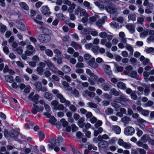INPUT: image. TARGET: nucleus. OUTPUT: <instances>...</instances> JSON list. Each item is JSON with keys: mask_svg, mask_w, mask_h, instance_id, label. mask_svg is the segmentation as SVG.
I'll return each instance as SVG.
<instances>
[{"mask_svg": "<svg viewBox=\"0 0 154 154\" xmlns=\"http://www.w3.org/2000/svg\"><path fill=\"white\" fill-rule=\"evenodd\" d=\"M62 70L65 73H68L71 71L70 67L67 65H65L62 68Z\"/></svg>", "mask_w": 154, "mask_h": 154, "instance_id": "obj_36", "label": "nucleus"}, {"mask_svg": "<svg viewBox=\"0 0 154 154\" xmlns=\"http://www.w3.org/2000/svg\"><path fill=\"white\" fill-rule=\"evenodd\" d=\"M149 85L147 86L146 88L144 90V92L145 95L147 96L149 95L150 92V90L149 89Z\"/></svg>", "mask_w": 154, "mask_h": 154, "instance_id": "obj_57", "label": "nucleus"}, {"mask_svg": "<svg viewBox=\"0 0 154 154\" xmlns=\"http://www.w3.org/2000/svg\"><path fill=\"white\" fill-rule=\"evenodd\" d=\"M10 133V136L13 138L17 139L20 137L19 133L15 130H11Z\"/></svg>", "mask_w": 154, "mask_h": 154, "instance_id": "obj_16", "label": "nucleus"}, {"mask_svg": "<svg viewBox=\"0 0 154 154\" xmlns=\"http://www.w3.org/2000/svg\"><path fill=\"white\" fill-rule=\"evenodd\" d=\"M119 101L122 104L125 106L127 105V102L129 101V100L125 95H121L119 97Z\"/></svg>", "mask_w": 154, "mask_h": 154, "instance_id": "obj_14", "label": "nucleus"}, {"mask_svg": "<svg viewBox=\"0 0 154 154\" xmlns=\"http://www.w3.org/2000/svg\"><path fill=\"white\" fill-rule=\"evenodd\" d=\"M39 96L37 94L34 95V93L32 92L29 94V99L33 101L35 103L37 104L38 103V100L39 99Z\"/></svg>", "mask_w": 154, "mask_h": 154, "instance_id": "obj_8", "label": "nucleus"}, {"mask_svg": "<svg viewBox=\"0 0 154 154\" xmlns=\"http://www.w3.org/2000/svg\"><path fill=\"white\" fill-rule=\"evenodd\" d=\"M149 137L148 135L145 134L142 136L140 139V140L143 142L146 143L149 140Z\"/></svg>", "mask_w": 154, "mask_h": 154, "instance_id": "obj_31", "label": "nucleus"}, {"mask_svg": "<svg viewBox=\"0 0 154 154\" xmlns=\"http://www.w3.org/2000/svg\"><path fill=\"white\" fill-rule=\"evenodd\" d=\"M112 131L115 132L117 134H119L121 132V128L117 125H113L112 127Z\"/></svg>", "mask_w": 154, "mask_h": 154, "instance_id": "obj_18", "label": "nucleus"}, {"mask_svg": "<svg viewBox=\"0 0 154 154\" xmlns=\"http://www.w3.org/2000/svg\"><path fill=\"white\" fill-rule=\"evenodd\" d=\"M14 51L16 52L19 54H21L23 53V50L22 47L19 46Z\"/></svg>", "mask_w": 154, "mask_h": 154, "instance_id": "obj_41", "label": "nucleus"}, {"mask_svg": "<svg viewBox=\"0 0 154 154\" xmlns=\"http://www.w3.org/2000/svg\"><path fill=\"white\" fill-rule=\"evenodd\" d=\"M135 25L132 23H128L125 25L126 28L130 33H134L135 31Z\"/></svg>", "mask_w": 154, "mask_h": 154, "instance_id": "obj_13", "label": "nucleus"}, {"mask_svg": "<svg viewBox=\"0 0 154 154\" xmlns=\"http://www.w3.org/2000/svg\"><path fill=\"white\" fill-rule=\"evenodd\" d=\"M118 143L119 145L122 146L126 149H130L132 146V145L130 143L128 142H124L123 140L121 139H119L118 140Z\"/></svg>", "mask_w": 154, "mask_h": 154, "instance_id": "obj_4", "label": "nucleus"}, {"mask_svg": "<svg viewBox=\"0 0 154 154\" xmlns=\"http://www.w3.org/2000/svg\"><path fill=\"white\" fill-rule=\"evenodd\" d=\"M5 79L6 81L10 83L12 82L13 81V78L11 76L8 75L5 77Z\"/></svg>", "mask_w": 154, "mask_h": 154, "instance_id": "obj_37", "label": "nucleus"}, {"mask_svg": "<svg viewBox=\"0 0 154 154\" xmlns=\"http://www.w3.org/2000/svg\"><path fill=\"white\" fill-rule=\"evenodd\" d=\"M62 84L64 87V88L66 90H69L71 88V87L69 85V84L65 81L63 82Z\"/></svg>", "mask_w": 154, "mask_h": 154, "instance_id": "obj_47", "label": "nucleus"}, {"mask_svg": "<svg viewBox=\"0 0 154 154\" xmlns=\"http://www.w3.org/2000/svg\"><path fill=\"white\" fill-rule=\"evenodd\" d=\"M17 27L21 31H24L25 30V27L23 24L21 23H19Z\"/></svg>", "mask_w": 154, "mask_h": 154, "instance_id": "obj_35", "label": "nucleus"}, {"mask_svg": "<svg viewBox=\"0 0 154 154\" xmlns=\"http://www.w3.org/2000/svg\"><path fill=\"white\" fill-rule=\"evenodd\" d=\"M30 113V112H29L28 111L25 110L23 112V113L21 115V116L23 118H24L26 119L27 118L28 115Z\"/></svg>", "mask_w": 154, "mask_h": 154, "instance_id": "obj_56", "label": "nucleus"}, {"mask_svg": "<svg viewBox=\"0 0 154 154\" xmlns=\"http://www.w3.org/2000/svg\"><path fill=\"white\" fill-rule=\"evenodd\" d=\"M26 49L27 50L32 51L33 52H35V50L34 47L31 45H28L26 47Z\"/></svg>", "mask_w": 154, "mask_h": 154, "instance_id": "obj_60", "label": "nucleus"}, {"mask_svg": "<svg viewBox=\"0 0 154 154\" xmlns=\"http://www.w3.org/2000/svg\"><path fill=\"white\" fill-rule=\"evenodd\" d=\"M75 5L73 3L71 5L69 6V8L68 10V11L70 13H72L73 9H74L75 7Z\"/></svg>", "mask_w": 154, "mask_h": 154, "instance_id": "obj_40", "label": "nucleus"}, {"mask_svg": "<svg viewBox=\"0 0 154 154\" xmlns=\"http://www.w3.org/2000/svg\"><path fill=\"white\" fill-rule=\"evenodd\" d=\"M103 70L107 74L111 75L112 74V72L111 70L110 66L107 64H104L102 66Z\"/></svg>", "mask_w": 154, "mask_h": 154, "instance_id": "obj_15", "label": "nucleus"}, {"mask_svg": "<svg viewBox=\"0 0 154 154\" xmlns=\"http://www.w3.org/2000/svg\"><path fill=\"white\" fill-rule=\"evenodd\" d=\"M65 109H66V107L61 104H59L57 107L55 108V110L63 111Z\"/></svg>", "mask_w": 154, "mask_h": 154, "instance_id": "obj_30", "label": "nucleus"}, {"mask_svg": "<svg viewBox=\"0 0 154 154\" xmlns=\"http://www.w3.org/2000/svg\"><path fill=\"white\" fill-rule=\"evenodd\" d=\"M128 75L130 76L131 77L138 79V76L137 75V72L135 71H132L131 73H130Z\"/></svg>", "mask_w": 154, "mask_h": 154, "instance_id": "obj_26", "label": "nucleus"}, {"mask_svg": "<svg viewBox=\"0 0 154 154\" xmlns=\"http://www.w3.org/2000/svg\"><path fill=\"white\" fill-rule=\"evenodd\" d=\"M36 70L39 75H42L43 74L44 70L42 68L38 66L36 69Z\"/></svg>", "mask_w": 154, "mask_h": 154, "instance_id": "obj_44", "label": "nucleus"}, {"mask_svg": "<svg viewBox=\"0 0 154 154\" xmlns=\"http://www.w3.org/2000/svg\"><path fill=\"white\" fill-rule=\"evenodd\" d=\"M69 106V109L72 112H75L76 111L77 109L76 107L73 105H71L70 104L69 106Z\"/></svg>", "mask_w": 154, "mask_h": 154, "instance_id": "obj_63", "label": "nucleus"}, {"mask_svg": "<svg viewBox=\"0 0 154 154\" xmlns=\"http://www.w3.org/2000/svg\"><path fill=\"white\" fill-rule=\"evenodd\" d=\"M126 49L128 51L130 52V54L132 56L134 52V48L130 45L127 44L125 46Z\"/></svg>", "mask_w": 154, "mask_h": 154, "instance_id": "obj_17", "label": "nucleus"}, {"mask_svg": "<svg viewBox=\"0 0 154 154\" xmlns=\"http://www.w3.org/2000/svg\"><path fill=\"white\" fill-rule=\"evenodd\" d=\"M34 85L36 89V90L38 91H39L40 90L42 86L41 83L38 81L34 83Z\"/></svg>", "mask_w": 154, "mask_h": 154, "instance_id": "obj_28", "label": "nucleus"}, {"mask_svg": "<svg viewBox=\"0 0 154 154\" xmlns=\"http://www.w3.org/2000/svg\"><path fill=\"white\" fill-rule=\"evenodd\" d=\"M63 139L61 137L59 136L57 139L50 138L49 140V143L48 147L50 149H54L55 152H58L60 150L59 146L60 145V142H62Z\"/></svg>", "mask_w": 154, "mask_h": 154, "instance_id": "obj_1", "label": "nucleus"}, {"mask_svg": "<svg viewBox=\"0 0 154 154\" xmlns=\"http://www.w3.org/2000/svg\"><path fill=\"white\" fill-rule=\"evenodd\" d=\"M50 36L47 34H42L39 36V39L40 41L43 43H47L50 39Z\"/></svg>", "mask_w": 154, "mask_h": 154, "instance_id": "obj_6", "label": "nucleus"}, {"mask_svg": "<svg viewBox=\"0 0 154 154\" xmlns=\"http://www.w3.org/2000/svg\"><path fill=\"white\" fill-rule=\"evenodd\" d=\"M45 53L47 56L50 57H52L53 55L52 51L49 49H46L45 51Z\"/></svg>", "mask_w": 154, "mask_h": 154, "instance_id": "obj_48", "label": "nucleus"}, {"mask_svg": "<svg viewBox=\"0 0 154 154\" xmlns=\"http://www.w3.org/2000/svg\"><path fill=\"white\" fill-rule=\"evenodd\" d=\"M149 74H150V72H144L143 73L144 79L145 80V81L146 82H148L149 81V79L148 77Z\"/></svg>", "mask_w": 154, "mask_h": 154, "instance_id": "obj_51", "label": "nucleus"}, {"mask_svg": "<svg viewBox=\"0 0 154 154\" xmlns=\"http://www.w3.org/2000/svg\"><path fill=\"white\" fill-rule=\"evenodd\" d=\"M41 12L44 15L48 16L51 14L49 9L47 6H43L41 8Z\"/></svg>", "mask_w": 154, "mask_h": 154, "instance_id": "obj_12", "label": "nucleus"}, {"mask_svg": "<svg viewBox=\"0 0 154 154\" xmlns=\"http://www.w3.org/2000/svg\"><path fill=\"white\" fill-rule=\"evenodd\" d=\"M85 120V119L84 118H81L79 119L77 123L78 125L80 128H83L84 127L85 124L84 123Z\"/></svg>", "mask_w": 154, "mask_h": 154, "instance_id": "obj_21", "label": "nucleus"}, {"mask_svg": "<svg viewBox=\"0 0 154 154\" xmlns=\"http://www.w3.org/2000/svg\"><path fill=\"white\" fill-rule=\"evenodd\" d=\"M110 92L111 94H112L116 96H118L119 95V92L115 88L111 89Z\"/></svg>", "mask_w": 154, "mask_h": 154, "instance_id": "obj_49", "label": "nucleus"}, {"mask_svg": "<svg viewBox=\"0 0 154 154\" xmlns=\"http://www.w3.org/2000/svg\"><path fill=\"white\" fill-rule=\"evenodd\" d=\"M102 89L105 91H108L111 88L110 85L107 83H104L101 85Z\"/></svg>", "mask_w": 154, "mask_h": 154, "instance_id": "obj_25", "label": "nucleus"}, {"mask_svg": "<svg viewBox=\"0 0 154 154\" xmlns=\"http://www.w3.org/2000/svg\"><path fill=\"white\" fill-rule=\"evenodd\" d=\"M133 69V67L131 66H129L125 67V70L124 71L125 74L128 75L130 73V71Z\"/></svg>", "mask_w": 154, "mask_h": 154, "instance_id": "obj_22", "label": "nucleus"}, {"mask_svg": "<svg viewBox=\"0 0 154 154\" xmlns=\"http://www.w3.org/2000/svg\"><path fill=\"white\" fill-rule=\"evenodd\" d=\"M60 122L63 127L67 126L68 125V122L65 119H61L60 120Z\"/></svg>", "mask_w": 154, "mask_h": 154, "instance_id": "obj_46", "label": "nucleus"}, {"mask_svg": "<svg viewBox=\"0 0 154 154\" xmlns=\"http://www.w3.org/2000/svg\"><path fill=\"white\" fill-rule=\"evenodd\" d=\"M109 139L108 136L106 134H104L102 136H99L98 139L99 140H102L103 139L107 140Z\"/></svg>", "mask_w": 154, "mask_h": 154, "instance_id": "obj_45", "label": "nucleus"}, {"mask_svg": "<svg viewBox=\"0 0 154 154\" xmlns=\"http://www.w3.org/2000/svg\"><path fill=\"white\" fill-rule=\"evenodd\" d=\"M20 5L23 9L28 10L29 9V7L24 2H21L20 3Z\"/></svg>", "mask_w": 154, "mask_h": 154, "instance_id": "obj_39", "label": "nucleus"}, {"mask_svg": "<svg viewBox=\"0 0 154 154\" xmlns=\"http://www.w3.org/2000/svg\"><path fill=\"white\" fill-rule=\"evenodd\" d=\"M107 19V17L105 16L102 18L97 21L96 22V24L98 27H101L102 26V25L105 23V21H106Z\"/></svg>", "mask_w": 154, "mask_h": 154, "instance_id": "obj_11", "label": "nucleus"}, {"mask_svg": "<svg viewBox=\"0 0 154 154\" xmlns=\"http://www.w3.org/2000/svg\"><path fill=\"white\" fill-rule=\"evenodd\" d=\"M137 89L138 91L137 92V94L139 95H141L143 94V91L144 89L142 87H138Z\"/></svg>", "mask_w": 154, "mask_h": 154, "instance_id": "obj_55", "label": "nucleus"}, {"mask_svg": "<svg viewBox=\"0 0 154 154\" xmlns=\"http://www.w3.org/2000/svg\"><path fill=\"white\" fill-rule=\"evenodd\" d=\"M95 59L92 57L87 62V64L91 67L94 69H96L98 67V64L95 63Z\"/></svg>", "mask_w": 154, "mask_h": 154, "instance_id": "obj_10", "label": "nucleus"}, {"mask_svg": "<svg viewBox=\"0 0 154 154\" xmlns=\"http://www.w3.org/2000/svg\"><path fill=\"white\" fill-rule=\"evenodd\" d=\"M71 45L76 50H77L79 48L80 49L82 48V47L80 45L74 42H71Z\"/></svg>", "mask_w": 154, "mask_h": 154, "instance_id": "obj_20", "label": "nucleus"}, {"mask_svg": "<svg viewBox=\"0 0 154 154\" xmlns=\"http://www.w3.org/2000/svg\"><path fill=\"white\" fill-rule=\"evenodd\" d=\"M148 35L147 29L144 31L140 34V36L141 38H144L147 36Z\"/></svg>", "mask_w": 154, "mask_h": 154, "instance_id": "obj_43", "label": "nucleus"}, {"mask_svg": "<svg viewBox=\"0 0 154 154\" xmlns=\"http://www.w3.org/2000/svg\"><path fill=\"white\" fill-rule=\"evenodd\" d=\"M44 109L43 107H39L35 104H33V107L31 110V112L32 113L35 114L38 112H42Z\"/></svg>", "mask_w": 154, "mask_h": 154, "instance_id": "obj_9", "label": "nucleus"}, {"mask_svg": "<svg viewBox=\"0 0 154 154\" xmlns=\"http://www.w3.org/2000/svg\"><path fill=\"white\" fill-rule=\"evenodd\" d=\"M136 131H137V135L139 137H140L143 134V131L140 130L138 127L136 128Z\"/></svg>", "mask_w": 154, "mask_h": 154, "instance_id": "obj_50", "label": "nucleus"}, {"mask_svg": "<svg viewBox=\"0 0 154 154\" xmlns=\"http://www.w3.org/2000/svg\"><path fill=\"white\" fill-rule=\"evenodd\" d=\"M84 57L85 60L87 61L88 60H89L92 57L88 53H86L84 55Z\"/></svg>", "mask_w": 154, "mask_h": 154, "instance_id": "obj_58", "label": "nucleus"}, {"mask_svg": "<svg viewBox=\"0 0 154 154\" xmlns=\"http://www.w3.org/2000/svg\"><path fill=\"white\" fill-rule=\"evenodd\" d=\"M99 47L97 46H94L91 48V50L94 53H97Z\"/></svg>", "mask_w": 154, "mask_h": 154, "instance_id": "obj_62", "label": "nucleus"}, {"mask_svg": "<svg viewBox=\"0 0 154 154\" xmlns=\"http://www.w3.org/2000/svg\"><path fill=\"white\" fill-rule=\"evenodd\" d=\"M6 26L1 23L0 26V31L2 32H4L6 31Z\"/></svg>", "mask_w": 154, "mask_h": 154, "instance_id": "obj_61", "label": "nucleus"}, {"mask_svg": "<svg viewBox=\"0 0 154 154\" xmlns=\"http://www.w3.org/2000/svg\"><path fill=\"white\" fill-rule=\"evenodd\" d=\"M51 105L53 107V109L55 110V108H57L59 104V102L58 101L55 100H53L51 103Z\"/></svg>", "mask_w": 154, "mask_h": 154, "instance_id": "obj_42", "label": "nucleus"}, {"mask_svg": "<svg viewBox=\"0 0 154 154\" xmlns=\"http://www.w3.org/2000/svg\"><path fill=\"white\" fill-rule=\"evenodd\" d=\"M79 13L80 16H84L86 17H89V15L86 12V10L79 7L75 9V14L76 15H78Z\"/></svg>", "mask_w": 154, "mask_h": 154, "instance_id": "obj_2", "label": "nucleus"}, {"mask_svg": "<svg viewBox=\"0 0 154 154\" xmlns=\"http://www.w3.org/2000/svg\"><path fill=\"white\" fill-rule=\"evenodd\" d=\"M105 112L107 115H110L113 113L114 110L111 108H108L105 110Z\"/></svg>", "mask_w": 154, "mask_h": 154, "instance_id": "obj_52", "label": "nucleus"}, {"mask_svg": "<svg viewBox=\"0 0 154 154\" xmlns=\"http://www.w3.org/2000/svg\"><path fill=\"white\" fill-rule=\"evenodd\" d=\"M136 15L134 13L129 14L128 15V19L129 20L135 21L136 20Z\"/></svg>", "mask_w": 154, "mask_h": 154, "instance_id": "obj_32", "label": "nucleus"}, {"mask_svg": "<svg viewBox=\"0 0 154 154\" xmlns=\"http://www.w3.org/2000/svg\"><path fill=\"white\" fill-rule=\"evenodd\" d=\"M87 104L88 106L91 108H96L98 106L96 104L91 102H88Z\"/></svg>", "mask_w": 154, "mask_h": 154, "instance_id": "obj_34", "label": "nucleus"}, {"mask_svg": "<svg viewBox=\"0 0 154 154\" xmlns=\"http://www.w3.org/2000/svg\"><path fill=\"white\" fill-rule=\"evenodd\" d=\"M117 86L119 88L123 90H125L127 89L125 84L122 82H119L117 84Z\"/></svg>", "mask_w": 154, "mask_h": 154, "instance_id": "obj_23", "label": "nucleus"}, {"mask_svg": "<svg viewBox=\"0 0 154 154\" xmlns=\"http://www.w3.org/2000/svg\"><path fill=\"white\" fill-rule=\"evenodd\" d=\"M135 133L134 129L131 126L126 127L124 130L125 134L127 136H131L133 135Z\"/></svg>", "mask_w": 154, "mask_h": 154, "instance_id": "obj_5", "label": "nucleus"}, {"mask_svg": "<svg viewBox=\"0 0 154 154\" xmlns=\"http://www.w3.org/2000/svg\"><path fill=\"white\" fill-rule=\"evenodd\" d=\"M99 18L100 17L98 15H95L94 16L91 17L89 18V22L90 23L94 22Z\"/></svg>", "mask_w": 154, "mask_h": 154, "instance_id": "obj_29", "label": "nucleus"}, {"mask_svg": "<svg viewBox=\"0 0 154 154\" xmlns=\"http://www.w3.org/2000/svg\"><path fill=\"white\" fill-rule=\"evenodd\" d=\"M131 120V119L128 116H124L122 118L121 120V121L125 124H128Z\"/></svg>", "mask_w": 154, "mask_h": 154, "instance_id": "obj_19", "label": "nucleus"}, {"mask_svg": "<svg viewBox=\"0 0 154 154\" xmlns=\"http://www.w3.org/2000/svg\"><path fill=\"white\" fill-rule=\"evenodd\" d=\"M100 141L99 143V146L101 147H103L104 146L107 145L108 144V143L107 141L104 140H100Z\"/></svg>", "mask_w": 154, "mask_h": 154, "instance_id": "obj_53", "label": "nucleus"}, {"mask_svg": "<svg viewBox=\"0 0 154 154\" xmlns=\"http://www.w3.org/2000/svg\"><path fill=\"white\" fill-rule=\"evenodd\" d=\"M57 120L54 116H51L49 119V122L52 125H55L57 124Z\"/></svg>", "mask_w": 154, "mask_h": 154, "instance_id": "obj_38", "label": "nucleus"}, {"mask_svg": "<svg viewBox=\"0 0 154 154\" xmlns=\"http://www.w3.org/2000/svg\"><path fill=\"white\" fill-rule=\"evenodd\" d=\"M86 72L88 75L91 77H94L95 79H97V76L95 75L90 69H86Z\"/></svg>", "mask_w": 154, "mask_h": 154, "instance_id": "obj_24", "label": "nucleus"}, {"mask_svg": "<svg viewBox=\"0 0 154 154\" xmlns=\"http://www.w3.org/2000/svg\"><path fill=\"white\" fill-rule=\"evenodd\" d=\"M34 21L36 23L38 24V27L40 29L42 30L43 28V23L42 22L39 21L37 20L36 19H33Z\"/></svg>", "mask_w": 154, "mask_h": 154, "instance_id": "obj_33", "label": "nucleus"}, {"mask_svg": "<svg viewBox=\"0 0 154 154\" xmlns=\"http://www.w3.org/2000/svg\"><path fill=\"white\" fill-rule=\"evenodd\" d=\"M62 103H64L66 106H69L71 102L67 100H66L63 96L61 93H60L56 97Z\"/></svg>", "mask_w": 154, "mask_h": 154, "instance_id": "obj_3", "label": "nucleus"}, {"mask_svg": "<svg viewBox=\"0 0 154 154\" xmlns=\"http://www.w3.org/2000/svg\"><path fill=\"white\" fill-rule=\"evenodd\" d=\"M145 51L147 53H150L154 51V48L152 47L146 48Z\"/></svg>", "mask_w": 154, "mask_h": 154, "instance_id": "obj_64", "label": "nucleus"}, {"mask_svg": "<svg viewBox=\"0 0 154 154\" xmlns=\"http://www.w3.org/2000/svg\"><path fill=\"white\" fill-rule=\"evenodd\" d=\"M107 11L111 14H117L118 12L116 8L112 5L107 6L106 8Z\"/></svg>", "mask_w": 154, "mask_h": 154, "instance_id": "obj_7", "label": "nucleus"}, {"mask_svg": "<svg viewBox=\"0 0 154 154\" xmlns=\"http://www.w3.org/2000/svg\"><path fill=\"white\" fill-rule=\"evenodd\" d=\"M111 106L115 108L116 111H117L118 109L120 107V106L119 105L116 103H111Z\"/></svg>", "mask_w": 154, "mask_h": 154, "instance_id": "obj_59", "label": "nucleus"}, {"mask_svg": "<svg viewBox=\"0 0 154 154\" xmlns=\"http://www.w3.org/2000/svg\"><path fill=\"white\" fill-rule=\"evenodd\" d=\"M56 16L59 19L62 20H64L65 19V17L63 14L58 13L56 14Z\"/></svg>", "mask_w": 154, "mask_h": 154, "instance_id": "obj_54", "label": "nucleus"}, {"mask_svg": "<svg viewBox=\"0 0 154 154\" xmlns=\"http://www.w3.org/2000/svg\"><path fill=\"white\" fill-rule=\"evenodd\" d=\"M44 97L48 99L52 100L53 98V95L48 92H45L43 95Z\"/></svg>", "mask_w": 154, "mask_h": 154, "instance_id": "obj_27", "label": "nucleus"}]
</instances>
